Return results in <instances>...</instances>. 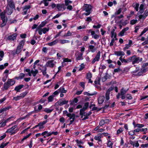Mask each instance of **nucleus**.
Here are the masks:
<instances>
[{"label": "nucleus", "instance_id": "obj_6", "mask_svg": "<svg viewBox=\"0 0 148 148\" xmlns=\"http://www.w3.org/2000/svg\"><path fill=\"white\" fill-rule=\"evenodd\" d=\"M100 51H98L95 58H93L92 61V63L94 64L95 62L99 61L100 59Z\"/></svg>", "mask_w": 148, "mask_h": 148}, {"label": "nucleus", "instance_id": "obj_63", "mask_svg": "<svg viewBox=\"0 0 148 148\" xmlns=\"http://www.w3.org/2000/svg\"><path fill=\"white\" fill-rule=\"evenodd\" d=\"M25 76V74L23 73H21L20 74L19 76L20 77V78L21 79H22Z\"/></svg>", "mask_w": 148, "mask_h": 148}, {"label": "nucleus", "instance_id": "obj_16", "mask_svg": "<svg viewBox=\"0 0 148 148\" xmlns=\"http://www.w3.org/2000/svg\"><path fill=\"white\" fill-rule=\"evenodd\" d=\"M59 41V40L57 39L51 42L48 43L47 44V45L50 46H52L57 44L58 42Z\"/></svg>", "mask_w": 148, "mask_h": 148}, {"label": "nucleus", "instance_id": "obj_55", "mask_svg": "<svg viewBox=\"0 0 148 148\" xmlns=\"http://www.w3.org/2000/svg\"><path fill=\"white\" fill-rule=\"evenodd\" d=\"M14 118V116H10L6 119L4 121L6 123L8 122L9 121H10V120L12 119H13Z\"/></svg>", "mask_w": 148, "mask_h": 148}, {"label": "nucleus", "instance_id": "obj_35", "mask_svg": "<svg viewBox=\"0 0 148 148\" xmlns=\"http://www.w3.org/2000/svg\"><path fill=\"white\" fill-rule=\"evenodd\" d=\"M31 73L32 74L33 76L35 77L36 76V74L38 73V71L37 69H36L35 71L32 70L31 71Z\"/></svg>", "mask_w": 148, "mask_h": 148}, {"label": "nucleus", "instance_id": "obj_52", "mask_svg": "<svg viewBox=\"0 0 148 148\" xmlns=\"http://www.w3.org/2000/svg\"><path fill=\"white\" fill-rule=\"evenodd\" d=\"M42 30L43 33L45 34L47 32L49 31V29L48 28H47L46 27H44L42 29Z\"/></svg>", "mask_w": 148, "mask_h": 148}, {"label": "nucleus", "instance_id": "obj_43", "mask_svg": "<svg viewBox=\"0 0 148 148\" xmlns=\"http://www.w3.org/2000/svg\"><path fill=\"white\" fill-rule=\"evenodd\" d=\"M121 8H119L118 10L116 11L115 14H114V15H112V17L113 16H116V14H117V15H119V14H120V13H121Z\"/></svg>", "mask_w": 148, "mask_h": 148}, {"label": "nucleus", "instance_id": "obj_9", "mask_svg": "<svg viewBox=\"0 0 148 148\" xmlns=\"http://www.w3.org/2000/svg\"><path fill=\"white\" fill-rule=\"evenodd\" d=\"M17 36V34L16 33L13 34L12 35L9 36L8 37V40H9L14 41L16 39Z\"/></svg>", "mask_w": 148, "mask_h": 148}, {"label": "nucleus", "instance_id": "obj_45", "mask_svg": "<svg viewBox=\"0 0 148 148\" xmlns=\"http://www.w3.org/2000/svg\"><path fill=\"white\" fill-rule=\"evenodd\" d=\"M6 123L3 121H2L1 123H0V127H3L6 125Z\"/></svg>", "mask_w": 148, "mask_h": 148}, {"label": "nucleus", "instance_id": "obj_59", "mask_svg": "<svg viewBox=\"0 0 148 148\" xmlns=\"http://www.w3.org/2000/svg\"><path fill=\"white\" fill-rule=\"evenodd\" d=\"M71 60L69 59L68 58H64L63 59L64 62H71Z\"/></svg>", "mask_w": 148, "mask_h": 148}, {"label": "nucleus", "instance_id": "obj_47", "mask_svg": "<svg viewBox=\"0 0 148 148\" xmlns=\"http://www.w3.org/2000/svg\"><path fill=\"white\" fill-rule=\"evenodd\" d=\"M92 76V74L91 73L89 72L87 73L86 78L87 79L91 78Z\"/></svg>", "mask_w": 148, "mask_h": 148}, {"label": "nucleus", "instance_id": "obj_64", "mask_svg": "<svg viewBox=\"0 0 148 148\" xmlns=\"http://www.w3.org/2000/svg\"><path fill=\"white\" fill-rule=\"evenodd\" d=\"M140 147L143 148L148 147V143L146 144H142L140 145Z\"/></svg>", "mask_w": 148, "mask_h": 148}, {"label": "nucleus", "instance_id": "obj_62", "mask_svg": "<svg viewBox=\"0 0 148 148\" xmlns=\"http://www.w3.org/2000/svg\"><path fill=\"white\" fill-rule=\"evenodd\" d=\"M132 56L130 57L129 58H128L127 59V63L130 62L131 61L132 62Z\"/></svg>", "mask_w": 148, "mask_h": 148}, {"label": "nucleus", "instance_id": "obj_18", "mask_svg": "<svg viewBox=\"0 0 148 148\" xmlns=\"http://www.w3.org/2000/svg\"><path fill=\"white\" fill-rule=\"evenodd\" d=\"M92 112L91 111L89 112L88 113H86L84 115V117L82 119V121H84L86 119H88L89 116L92 114Z\"/></svg>", "mask_w": 148, "mask_h": 148}, {"label": "nucleus", "instance_id": "obj_44", "mask_svg": "<svg viewBox=\"0 0 148 148\" xmlns=\"http://www.w3.org/2000/svg\"><path fill=\"white\" fill-rule=\"evenodd\" d=\"M25 71L28 73V74L29 76H31V74L32 73H31V71H30V69H26L24 70V72H25Z\"/></svg>", "mask_w": 148, "mask_h": 148}, {"label": "nucleus", "instance_id": "obj_48", "mask_svg": "<svg viewBox=\"0 0 148 148\" xmlns=\"http://www.w3.org/2000/svg\"><path fill=\"white\" fill-rule=\"evenodd\" d=\"M31 7L30 5H26L23 7V10H26L29 9Z\"/></svg>", "mask_w": 148, "mask_h": 148}, {"label": "nucleus", "instance_id": "obj_39", "mask_svg": "<svg viewBox=\"0 0 148 148\" xmlns=\"http://www.w3.org/2000/svg\"><path fill=\"white\" fill-rule=\"evenodd\" d=\"M148 31V28L146 27L145 28L143 31L141 32L140 34L139 35V37H141L146 32Z\"/></svg>", "mask_w": 148, "mask_h": 148}, {"label": "nucleus", "instance_id": "obj_32", "mask_svg": "<svg viewBox=\"0 0 148 148\" xmlns=\"http://www.w3.org/2000/svg\"><path fill=\"white\" fill-rule=\"evenodd\" d=\"M54 96L53 95H51L49 96L48 98V103H49L52 102L54 99Z\"/></svg>", "mask_w": 148, "mask_h": 148}, {"label": "nucleus", "instance_id": "obj_10", "mask_svg": "<svg viewBox=\"0 0 148 148\" xmlns=\"http://www.w3.org/2000/svg\"><path fill=\"white\" fill-rule=\"evenodd\" d=\"M54 61V60H48L46 64L47 66L51 68L53 67L55 65V64L53 63Z\"/></svg>", "mask_w": 148, "mask_h": 148}, {"label": "nucleus", "instance_id": "obj_60", "mask_svg": "<svg viewBox=\"0 0 148 148\" xmlns=\"http://www.w3.org/2000/svg\"><path fill=\"white\" fill-rule=\"evenodd\" d=\"M99 35L97 34H95L93 36H92V37L95 39H97L99 38Z\"/></svg>", "mask_w": 148, "mask_h": 148}, {"label": "nucleus", "instance_id": "obj_3", "mask_svg": "<svg viewBox=\"0 0 148 148\" xmlns=\"http://www.w3.org/2000/svg\"><path fill=\"white\" fill-rule=\"evenodd\" d=\"M22 48L17 46L16 50H13L12 51L11 54L13 56H14L16 54H18L22 51Z\"/></svg>", "mask_w": 148, "mask_h": 148}, {"label": "nucleus", "instance_id": "obj_12", "mask_svg": "<svg viewBox=\"0 0 148 148\" xmlns=\"http://www.w3.org/2000/svg\"><path fill=\"white\" fill-rule=\"evenodd\" d=\"M130 144L132 145L133 146V147H137L139 146V144L138 141H133L130 140Z\"/></svg>", "mask_w": 148, "mask_h": 148}, {"label": "nucleus", "instance_id": "obj_53", "mask_svg": "<svg viewBox=\"0 0 148 148\" xmlns=\"http://www.w3.org/2000/svg\"><path fill=\"white\" fill-rule=\"evenodd\" d=\"M135 132H134V130H133L129 132L128 134L129 135L132 136L135 135Z\"/></svg>", "mask_w": 148, "mask_h": 148}, {"label": "nucleus", "instance_id": "obj_22", "mask_svg": "<svg viewBox=\"0 0 148 148\" xmlns=\"http://www.w3.org/2000/svg\"><path fill=\"white\" fill-rule=\"evenodd\" d=\"M88 48L90 51L92 53L95 52L97 50V48L95 47L94 46L92 45H89Z\"/></svg>", "mask_w": 148, "mask_h": 148}, {"label": "nucleus", "instance_id": "obj_20", "mask_svg": "<svg viewBox=\"0 0 148 148\" xmlns=\"http://www.w3.org/2000/svg\"><path fill=\"white\" fill-rule=\"evenodd\" d=\"M13 8H10L7 7L6 8V12L8 15H10L13 12Z\"/></svg>", "mask_w": 148, "mask_h": 148}, {"label": "nucleus", "instance_id": "obj_54", "mask_svg": "<svg viewBox=\"0 0 148 148\" xmlns=\"http://www.w3.org/2000/svg\"><path fill=\"white\" fill-rule=\"evenodd\" d=\"M72 35V33L69 31H68L67 33L65 34L64 36V37H67L68 36H71Z\"/></svg>", "mask_w": 148, "mask_h": 148}, {"label": "nucleus", "instance_id": "obj_14", "mask_svg": "<svg viewBox=\"0 0 148 148\" xmlns=\"http://www.w3.org/2000/svg\"><path fill=\"white\" fill-rule=\"evenodd\" d=\"M105 99V97L104 96H100L98 99V103L99 104H102Z\"/></svg>", "mask_w": 148, "mask_h": 148}, {"label": "nucleus", "instance_id": "obj_50", "mask_svg": "<svg viewBox=\"0 0 148 148\" xmlns=\"http://www.w3.org/2000/svg\"><path fill=\"white\" fill-rule=\"evenodd\" d=\"M137 22V19H133L130 21V24L132 25H133L135 24Z\"/></svg>", "mask_w": 148, "mask_h": 148}, {"label": "nucleus", "instance_id": "obj_61", "mask_svg": "<svg viewBox=\"0 0 148 148\" xmlns=\"http://www.w3.org/2000/svg\"><path fill=\"white\" fill-rule=\"evenodd\" d=\"M130 45L127 44H126L125 45V47L123 48V50L125 51L126 49L129 48L130 47Z\"/></svg>", "mask_w": 148, "mask_h": 148}, {"label": "nucleus", "instance_id": "obj_15", "mask_svg": "<svg viewBox=\"0 0 148 148\" xmlns=\"http://www.w3.org/2000/svg\"><path fill=\"white\" fill-rule=\"evenodd\" d=\"M56 8L59 11H60L62 8H63L64 10L65 9L64 8V3H60L57 4L56 6Z\"/></svg>", "mask_w": 148, "mask_h": 148}, {"label": "nucleus", "instance_id": "obj_38", "mask_svg": "<svg viewBox=\"0 0 148 148\" xmlns=\"http://www.w3.org/2000/svg\"><path fill=\"white\" fill-rule=\"evenodd\" d=\"M97 92H95L94 93L90 94L88 93L87 92H84L83 94L84 95H87L88 96H92L94 95H96Z\"/></svg>", "mask_w": 148, "mask_h": 148}, {"label": "nucleus", "instance_id": "obj_2", "mask_svg": "<svg viewBox=\"0 0 148 148\" xmlns=\"http://www.w3.org/2000/svg\"><path fill=\"white\" fill-rule=\"evenodd\" d=\"M5 10L3 11L0 14V17L2 21V22L7 23V18L5 16Z\"/></svg>", "mask_w": 148, "mask_h": 148}, {"label": "nucleus", "instance_id": "obj_23", "mask_svg": "<svg viewBox=\"0 0 148 148\" xmlns=\"http://www.w3.org/2000/svg\"><path fill=\"white\" fill-rule=\"evenodd\" d=\"M12 107L11 106H9L8 107H5L3 108L0 109V114L3 112L6 111L7 110H9V109L11 108Z\"/></svg>", "mask_w": 148, "mask_h": 148}, {"label": "nucleus", "instance_id": "obj_27", "mask_svg": "<svg viewBox=\"0 0 148 148\" xmlns=\"http://www.w3.org/2000/svg\"><path fill=\"white\" fill-rule=\"evenodd\" d=\"M128 90V89L126 90L123 87L120 90V93L121 95H125L126 93Z\"/></svg>", "mask_w": 148, "mask_h": 148}, {"label": "nucleus", "instance_id": "obj_19", "mask_svg": "<svg viewBox=\"0 0 148 148\" xmlns=\"http://www.w3.org/2000/svg\"><path fill=\"white\" fill-rule=\"evenodd\" d=\"M24 87V85L23 84L19 85L18 86H16L14 89V90L16 91L17 92H20V90L22 89Z\"/></svg>", "mask_w": 148, "mask_h": 148}, {"label": "nucleus", "instance_id": "obj_40", "mask_svg": "<svg viewBox=\"0 0 148 148\" xmlns=\"http://www.w3.org/2000/svg\"><path fill=\"white\" fill-rule=\"evenodd\" d=\"M53 110V109H50L48 108H46L44 109L43 111L47 113H50Z\"/></svg>", "mask_w": 148, "mask_h": 148}, {"label": "nucleus", "instance_id": "obj_8", "mask_svg": "<svg viewBox=\"0 0 148 148\" xmlns=\"http://www.w3.org/2000/svg\"><path fill=\"white\" fill-rule=\"evenodd\" d=\"M7 4L10 8L15 9V4L13 0H7Z\"/></svg>", "mask_w": 148, "mask_h": 148}, {"label": "nucleus", "instance_id": "obj_56", "mask_svg": "<svg viewBox=\"0 0 148 148\" xmlns=\"http://www.w3.org/2000/svg\"><path fill=\"white\" fill-rule=\"evenodd\" d=\"M126 97L128 99H131L132 98L131 95L129 94H127L126 95Z\"/></svg>", "mask_w": 148, "mask_h": 148}, {"label": "nucleus", "instance_id": "obj_36", "mask_svg": "<svg viewBox=\"0 0 148 148\" xmlns=\"http://www.w3.org/2000/svg\"><path fill=\"white\" fill-rule=\"evenodd\" d=\"M85 111H84L82 110L81 109H80L79 111V114L81 116V118H83L84 115L86 113Z\"/></svg>", "mask_w": 148, "mask_h": 148}, {"label": "nucleus", "instance_id": "obj_24", "mask_svg": "<svg viewBox=\"0 0 148 148\" xmlns=\"http://www.w3.org/2000/svg\"><path fill=\"white\" fill-rule=\"evenodd\" d=\"M114 54L117 56H124L125 54L124 52L122 51H115L114 52Z\"/></svg>", "mask_w": 148, "mask_h": 148}, {"label": "nucleus", "instance_id": "obj_28", "mask_svg": "<svg viewBox=\"0 0 148 148\" xmlns=\"http://www.w3.org/2000/svg\"><path fill=\"white\" fill-rule=\"evenodd\" d=\"M7 81H9V83L11 86L13 85L15 83V81L12 79H9Z\"/></svg>", "mask_w": 148, "mask_h": 148}, {"label": "nucleus", "instance_id": "obj_34", "mask_svg": "<svg viewBox=\"0 0 148 148\" xmlns=\"http://www.w3.org/2000/svg\"><path fill=\"white\" fill-rule=\"evenodd\" d=\"M28 92L27 91H25L24 92H23L20 95V96L21 98H23L25 97L27 95L28 93Z\"/></svg>", "mask_w": 148, "mask_h": 148}, {"label": "nucleus", "instance_id": "obj_37", "mask_svg": "<svg viewBox=\"0 0 148 148\" xmlns=\"http://www.w3.org/2000/svg\"><path fill=\"white\" fill-rule=\"evenodd\" d=\"M60 43L61 44H63L65 43H69L70 41L69 40H60Z\"/></svg>", "mask_w": 148, "mask_h": 148}, {"label": "nucleus", "instance_id": "obj_26", "mask_svg": "<svg viewBox=\"0 0 148 148\" xmlns=\"http://www.w3.org/2000/svg\"><path fill=\"white\" fill-rule=\"evenodd\" d=\"M25 42V40L23 39L20 42L18 46L23 48V46Z\"/></svg>", "mask_w": 148, "mask_h": 148}, {"label": "nucleus", "instance_id": "obj_57", "mask_svg": "<svg viewBox=\"0 0 148 148\" xmlns=\"http://www.w3.org/2000/svg\"><path fill=\"white\" fill-rule=\"evenodd\" d=\"M139 70V67H136V70L132 71L131 72V73H137L138 71Z\"/></svg>", "mask_w": 148, "mask_h": 148}, {"label": "nucleus", "instance_id": "obj_46", "mask_svg": "<svg viewBox=\"0 0 148 148\" xmlns=\"http://www.w3.org/2000/svg\"><path fill=\"white\" fill-rule=\"evenodd\" d=\"M134 14V12L133 11H131L130 12V13L127 16V18H128V19H129Z\"/></svg>", "mask_w": 148, "mask_h": 148}, {"label": "nucleus", "instance_id": "obj_11", "mask_svg": "<svg viewBox=\"0 0 148 148\" xmlns=\"http://www.w3.org/2000/svg\"><path fill=\"white\" fill-rule=\"evenodd\" d=\"M47 122V120H46L43 121H41L38 123L39 129H41L44 128L45 126H44Z\"/></svg>", "mask_w": 148, "mask_h": 148}, {"label": "nucleus", "instance_id": "obj_5", "mask_svg": "<svg viewBox=\"0 0 148 148\" xmlns=\"http://www.w3.org/2000/svg\"><path fill=\"white\" fill-rule=\"evenodd\" d=\"M148 16V9H147L145 10L143 14H140L139 16V20H140L141 19H143V20H144Z\"/></svg>", "mask_w": 148, "mask_h": 148}, {"label": "nucleus", "instance_id": "obj_49", "mask_svg": "<svg viewBox=\"0 0 148 148\" xmlns=\"http://www.w3.org/2000/svg\"><path fill=\"white\" fill-rule=\"evenodd\" d=\"M101 136H95L94 137L95 139L96 140H98L99 142H100L101 141Z\"/></svg>", "mask_w": 148, "mask_h": 148}, {"label": "nucleus", "instance_id": "obj_13", "mask_svg": "<svg viewBox=\"0 0 148 148\" xmlns=\"http://www.w3.org/2000/svg\"><path fill=\"white\" fill-rule=\"evenodd\" d=\"M129 27H127L125 28H123L121 31L119 33L118 35L119 36H122L124 35V33L125 32L127 31L129 29Z\"/></svg>", "mask_w": 148, "mask_h": 148}, {"label": "nucleus", "instance_id": "obj_31", "mask_svg": "<svg viewBox=\"0 0 148 148\" xmlns=\"http://www.w3.org/2000/svg\"><path fill=\"white\" fill-rule=\"evenodd\" d=\"M83 53H81L76 58V59L77 60H82L83 59Z\"/></svg>", "mask_w": 148, "mask_h": 148}, {"label": "nucleus", "instance_id": "obj_33", "mask_svg": "<svg viewBox=\"0 0 148 148\" xmlns=\"http://www.w3.org/2000/svg\"><path fill=\"white\" fill-rule=\"evenodd\" d=\"M113 145V143L112 142L111 140L110 139L108 140L107 146L109 147L112 148Z\"/></svg>", "mask_w": 148, "mask_h": 148}, {"label": "nucleus", "instance_id": "obj_7", "mask_svg": "<svg viewBox=\"0 0 148 148\" xmlns=\"http://www.w3.org/2000/svg\"><path fill=\"white\" fill-rule=\"evenodd\" d=\"M139 57H137L136 55L132 56V64L134 65L135 64H138L139 63Z\"/></svg>", "mask_w": 148, "mask_h": 148}, {"label": "nucleus", "instance_id": "obj_4", "mask_svg": "<svg viewBox=\"0 0 148 148\" xmlns=\"http://www.w3.org/2000/svg\"><path fill=\"white\" fill-rule=\"evenodd\" d=\"M93 7L90 4H85L83 6L84 10L86 12H89L91 11Z\"/></svg>", "mask_w": 148, "mask_h": 148}, {"label": "nucleus", "instance_id": "obj_51", "mask_svg": "<svg viewBox=\"0 0 148 148\" xmlns=\"http://www.w3.org/2000/svg\"><path fill=\"white\" fill-rule=\"evenodd\" d=\"M21 98L20 95H18L16 97H14L13 98V99L15 100V101H18Z\"/></svg>", "mask_w": 148, "mask_h": 148}, {"label": "nucleus", "instance_id": "obj_41", "mask_svg": "<svg viewBox=\"0 0 148 148\" xmlns=\"http://www.w3.org/2000/svg\"><path fill=\"white\" fill-rule=\"evenodd\" d=\"M143 73V72L141 71H139L137 74H133L132 76H133L134 75L136 76H140L142 75Z\"/></svg>", "mask_w": 148, "mask_h": 148}, {"label": "nucleus", "instance_id": "obj_1", "mask_svg": "<svg viewBox=\"0 0 148 148\" xmlns=\"http://www.w3.org/2000/svg\"><path fill=\"white\" fill-rule=\"evenodd\" d=\"M114 87L112 86L110 87L107 90L106 93V100L105 102L107 103H109L110 102H108V101L110 99L109 95L110 92L112 91L114 89Z\"/></svg>", "mask_w": 148, "mask_h": 148}, {"label": "nucleus", "instance_id": "obj_58", "mask_svg": "<svg viewBox=\"0 0 148 148\" xmlns=\"http://www.w3.org/2000/svg\"><path fill=\"white\" fill-rule=\"evenodd\" d=\"M47 23V21H44L42 22L40 24V27H43Z\"/></svg>", "mask_w": 148, "mask_h": 148}, {"label": "nucleus", "instance_id": "obj_21", "mask_svg": "<svg viewBox=\"0 0 148 148\" xmlns=\"http://www.w3.org/2000/svg\"><path fill=\"white\" fill-rule=\"evenodd\" d=\"M68 102V101L59 100L57 102L58 103L59 105L60 106H61L63 105L67 104Z\"/></svg>", "mask_w": 148, "mask_h": 148}, {"label": "nucleus", "instance_id": "obj_29", "mask_svg": "<svg viewBox=\"0 0 148 148\" xmlns=\"http://www.w3.org/2000/svg\"><path fill=\"white\" fill-rule=\"evenodd\" d=\"M108 119H106L105 120L103 119H102L100 121L99 123V125L100 126H102L103 125H104L105 123H106L105 122L106 121L108 120Z\"/></svg>", "mask_w": 148, "mask_h": 148}, {"label": "nucleus", "instance_id": "obj_42", "mask_svg": "<svg viewBox=\"0 0 148 148\" xmlns=\"http://www.w3.org/2000/svg\"><path fill=\"white\" fill-rule=\"evenodd\" d=\"M123 131V130L122 128L121 127L118 130H117L116 133V135H117L118 136H119V134L121 133Z\"/></svg>", "mask_w": 148, "mask_h": 148}, {"label": "nucleus", "instance_id": "obj_30", "mask_svg": "<svg viewBox=\"0 0 148 148\" xmlns=\"http://www.w3.org/2000/svg\"><path fill=\"white\" fill-rule=\"evenodd\" d=\"M59 92H61L62 93H66L67 90H65V88L63 87H61L58 89Z\"/></svg>", "mask_w": 148, "mask_h": 148}, {"label": "nucleus", "instance_id": "obj_17", "mask_svg": "<svg viewBox=\"0 0 148 148\" xmlns=\"http://www.w3.org/2000/svg\"><path fill=\"white\" fill-rule=\"evenodd\" d=\"M10 86H11L9 83V81H7L4 84L3 90H7Z\"/></svg>", "mask_w": 148, "mask_h": 148}, {"label": "nucleus", "instance_id": "obj_25", "mask_svg": "<svg viewBox=\"0 0 148 148\" xmlns=\"http://www.w3.org/2000/svg\"><path fill=\"white\" fill-rule=\"evenodd\" d=\"M6 133H10L11 135H12L15 134L16 132L14 131H13V130L10 128L7 130L5 132Z\"/></svg>", "mask_w": 148, "mask_h": 148}]
</instances>
